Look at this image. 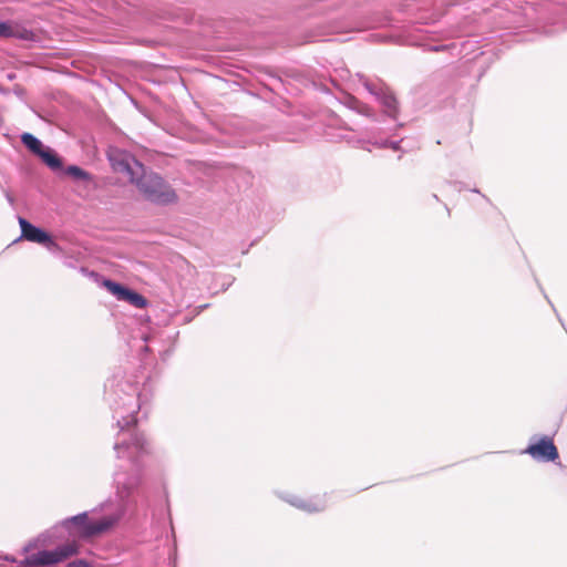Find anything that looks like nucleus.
<instances>
[{
  "mask_svg": "<svg viewBox=\"0 0 567 567\" xmlns=\"http://www.w3.org/2000/svg\"><path fill=\"white\" fill-rule=\"evenodd\" d=\"M22 143L34 154L39 155L43 150L42 143L30 133H24L21 136Z\"/></svg>",
  "mask_w": 567,
  "mask_h": 567,
  "instance_id": "nucleus-10",
  "label": "nucleus"
},
{
  "mask_svg": "<svg viewBox=\"0 0 567 567\" xmlns=\"http://www.w3.org/2000/svg\"><path fill=\"white\" fill-rule=\"evenodd\" d=\"M120 520V515L105 516L91 520L86 512L65 518L61 527L72 537L71 540L90 539L110 532Z\"/></svg>",
  "mask_w": 567,
  "mask_h": 567,
  "instance_id": "nucleus-1",
  "label": "nucleus"
},
{
  "mask_svg": "<svg viewBox=\"0 0 567 567\" xmlns=\"http://www.w3.org/2000/svg\"><path fill=\"white\" fill-rule=\"evenodd\" d=\"M524 452L543 462H555L559 457L558 450L549 436H543L536 443L529 444Z\"/></svg>",
  "mask_w": 567,
  "mask_h": 567,
  "instance_id": "nucleus-6",
  "label": "nucleus"
},
{
  "mask_svg": "<svg viewBox=\"0 0 567 567\" xmlns=\"http://www.w3.org/2000/svg\"><path fill=\"white\" fill-rule=\"evenodd\" d=\"M80 544L76 540H69L54 549L39 550L28 555L22 561V567H55L59 564L78 555Z\"/></svg>",
  "mask_w": 567,
  "mask_h": 567,
  "instance_id": "nucleus-3",
  "label": "nucleus"
},
{
  "mask_svg": "<svg viewBox=\"0 0 567 567\" xmlns=\"http://www.w3.org/2000/svg\"><path fill=\"white\" fill-rule=\"evenodd\" d=\"M103 286L116 297L117 300H123L128 302L138 309H144L148 306V300L141 293L131 290L121 284L106 279L103 281Z\"/></svg>",
  "mask_w": 567,
  "mask_h": 567,
  "instance_id": "nucleus-5",
  "label": "nucleus"
},
{
  "mask_svg": "<svg viewBox=\"0 0 567 567\" xmlns=\"http://www.w3.org/2000/svg\"><path fill=\"white\" fill-rule=\"evenodd\" d=\"M39 156L52 169H58L62 165L60 158L51 150H42Z\"/></svg>",
  "mask_w": 567,
  "mask_h": 567,
  "instance_id": "nucleus-11",
  "label": "nucleus"
},
{
  "mask_svg": "<svg viewBox=\"0 0 567 567\" xmlns=\"http://www.w3.org/2000/svg\"><path fill=\"white\" fill-rule=\"evenodd\" d=\"M140 194L155 204L168 205L177 200V194L157 173L147 171L144 166L131 182Z\"/></svg>",
  "mask_w": 567,
  "mask_h": 567,
  "instance_id": "nucleus-2",
  "label": "nucleus"
},
{
  "mask_svg": "<svg viewBox=\"0 0 567 567\" xmlns=\"http://www.w3.org/2000/svg\"><path fill=\"white\" fill-rule=\"evenodd\" d=\"M382 104L390 116H395L398 110V101L392 94H384L382 96Z\"/></svg>",
  "mask_w": 567,
  "mask_h": 567,
  "instance_id": "nucleus-12",
  "label": "nucleus"
},
{
  "mask_svg": "<svg viewBox=\"0 0 567 567\" xmlns=\"http://www.w3.org/2000/svg\"><path fill=\"white\" fill-rule=\"evenodd\" d=\"M21 236L28 241L41 245L52 244L51 236L41 228L33 226L27 219L19 217Z\"/></svg>",
  "mask_w": 567,
  "mask_h": 567,
  "instance_id": "nucleus-7",
  "label": "nucleus"
},
{
  "mask_svg": "<svg viewBox=\"0 0 567 567\" xmlns=\"http://www.w3.org/2000/svg\"><path fill=\"white\" fill-rule=\"evenodd\" d=\"M297 506L308 512H320L326 508L327 501L324 495H317L313 501H301Z\"/></svg>",
  "mask_w": 567,
  "mask_h": 567,
  "instance_id": "nucleus-9",
  "label": "nucleus"
},
{
  "mask_svg": "<svg viewBox=\"0 0 567 567\" xmlns=\"http://www.w3.org/2000/svg\"><path fill=\"white\" fill-rule=\"evenodd\" d=\"M109 161L113 169L117 173L126 174L132 182L144 166L130 153L117 147H110L107 151Z\"/></svg>",
  "mask_w": 567,
  "mask_h": 567,
  "instance_id": "nucleus-4",
  "label": "nucleus"
},
{
  "mask_svg": "<svg viewBox=\"0 0 567 567\" xmlns=\"http://www.w3.org/2000/svg\"><path fill=\"white\" fill-rule=\"evenodd\" d=\"M68 567H91L89 563L83 559L72 561L68 565Z\"/></svg>",
  "mask_w": 567,
  "mask_h": 567,
  "instance_id": "nucleus-14",
  "label": "nucleus"
},
{
  "mask_svg": "<svg viewBox=\"0 0 567 567\" xmlns=\"http://www.w3.org/2000/svg\"><path fill=\"white\" fill-rule=\"evenodd\" d=\"M32 33L11 22H0V38H19L23 40L31 39Z\"/></svg>",
  "mask_w": 567,
  "mask_h": 567,
  "instance_id": "nucleus-8",
  "label": "nucleus"
},
{
  "mask_svg": "<svg viewBox=\"0 0 567 567\" xmlns=\"http://www.w3.org/2000/svg\"><path fill=\"white\" fill-rule=\"evenodd\" d=\"M66 173L76 179H86L89 174L79 166H69Z\"/></svg>",
  "mask_w": 567,
  "mask_h": 567,
  "instance_id": "nucleus-13",
  "label": "nucleus"
}]
</instances>
